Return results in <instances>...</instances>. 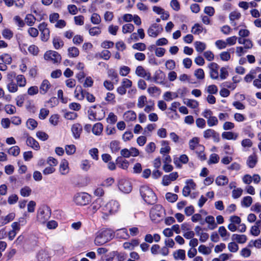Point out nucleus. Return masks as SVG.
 <instances>
[{"instance_id":"14","label":"nucleus","mask_w":261,"mask_h":261,"mask_svg":"<svg viewBox=\"0 0 261 261\" xmlns=\"http://www.w3.org/2000/svg\"><path fill=\"white\" fill-rule=\"evenodd\" d=\"M119 207L118 202L115 200H112L106 205V208L109 211V214H111L116 212Z\"/></svg>"},{"instance_id":"48","label":"nucleus","mask_w":261,"mask_h":261,"mask_svg":"<svg viewBox=\"0 0 261 261\" xmlns=\"http://www.w3.org/2000/svg\"><path fill=\"white\" fill-rule=\"evenodd\" d=\"M7 89L10 92L15 93L18 91V86L13 81H11L8 84Z\"/></svg>"},{"instance_id":"15","label":"nucleus","mask_w":261,"mask_h":261,"mask_svg":"<svg viewBox=\"0 0 261 261\" xmlns=\"http://www.w3.org/2000/svg\"><path fill=\"white\" fill-rule=\"evenodd\" d=\"M51 87L49 82L47 80H44L40 85V93L42 95L45 94L49 91Z\"/></svg>"},{"instance_id":"51","label":"nucleus","mask_w":261,"mask_h":261,"mask_svg":"<svg viewBox=\"0 0 261 261\" xmlns=\"http://www.w3.org/2000/svg\"><path fill=\"white\" fill-rule=\"evenodd\" d=\"M65 150L66 153L68 155H72L74 154L76 150V147L74 145H67L65 147Z\"/></svg>"},{"instance_id":"45","label":"nucleus","mask_w":261,"mask_h":261,"mask_svg":"<svg viewBox=\"0 0 261 261\" xmlns=\"http://www.w3.org/2000/svg\"><path fill=\"white\" fill-rule=\"evenodd\" d=\"M147 102V98L144 95H141L138 97L137 107L141 109L143 108Z\"/></svg>"},{"instance_id":"28","label":"nucleus","mask_w":261,"mask_h":261,"mask_svg":"<svg viewBox=\"0 0 261 261\" xmlns=\"http://www.w3.org/2000/svg\"><path fill=\"white\" fill-rule=\"evenodd\" d=\"M101 199H97L89 206V209L93 214L95 213L101 206Z\"/></svg>"},{"instance_id":"21","label":"nucleus","mask_w":261,"mask_h":261,"mask_svg":"<svg viewBox=\"0 0 261 261\" xmlns=\"http://www.w3.org/2000/svg\"><path fill=\"white\" fill-rule=\"evenodd\" d=\"M85 92L86 91H84L81 86H77L74 90V96L78 100H82L85 97Z\"/></svg>"},{"instance_id":"5","label":"nucleus","mask_w":261,"mask_h":261,"mask_svg":"<svg viewBox=\"0 0 261 261\" xmlns=\"http://www.w3.org/2000/svg\"><path fill=\"white\" fill-rule=\"evenodd\" d=\"M44 58L45 60L50 61L54 64H59L61 61V55L56 51H47L44 55Z\"/></svg>"},{"instance_id":"56","label":"nucleus","mask_w":261,"mask_h":261,"mask_svg":"<svg viewBox=\"0 0 261 261\" xmlns=\"http://www.w3.org/2000/svg\"><path fill=\"white\" fill-rule=\"evenodd\" d=\"M91 21L94 24H98L101 22L100 16L97 13H93L91 17Z\"/></svg>"},{"instance_id":"19","label":"nucleus","mask_w":261,"mask_h":261,"mask_svg":"<svg viewBox=\"0 0 261 261\" xmlns=\"http://www.w3.org/2000/svg\"><path fill=\"white\" fill-rule=\"evenodd\" d=\"M27 145L33 149L38 150L40 149V146L38 142L33 137H28L26 140Z\"/></svg>"},{"instance_id":"38","label":"nucleus","mask_w":261,"mask_h":261,"mask_svg":"<svg viewBox=\"0 0 261 261\" xmlns=\"http://www.w3.org/2000/svg\"><path fill=\"white\" fill-rule=\"evenodd\" d=\"M103 129V125L100 123H97L95 124L92 128V132L96 135H99Z\"/></svg>"},{"instance_id":"54","label":"nucleus","mask_w":261,"mask_h":261,"mask_svg":"<svg viewBox=\"0 0 261 261\" xmlns=\"http://www.w3.org/2000/svg\"><path fill=\"white\" fill-rule=\"evenodd\" d=\"M206 91L210 94H216L218 91L217 87L215 85L208 86L206 88Z\"/></svg>"},{"instance_id":"40","label":"nucleus","mask_w":261,"mask_h":261,"mask_svg":"<svg viewBox=\"0 0 261 261\" xmlns=\"http://www.w3.org/2000/svg\"><path fill=\"white\" fill-rule=\"evenodd\" d=\"M194 46L197 52L202 53L206 48L205 43L201 41H196L194 42Z\"/></svg>"},{"instance_id":"26","label":"nucleus","mask_w":261,"mask_h":261,"mask_svg":"<svg viewBox=\"0 0 261 261\" xmlns=\"http://www.w3.org/2000/svg\"><path fill=\"white\" fill-rule=\"evenodd\" d=\"M171 150L169 142L167 141H162L161 142V148L160 152L161 154H164L168 153Z\"/></svg>"},{"instance_id":"41","label":"nucleus","mask_w":261,"mask_h":261,"mask_svg":"<svg viewBox=\"0 0 261 261\" xmlns=\"http://www.w3.org/2000/svg\"><path fill=\"white\" fill-rule=\"evenodd\" d=\"M184 103L192 109L196 108L199 105L198 102L197 100L190 99H186L184 101Z\"/></svg>"},{"instance_id":"47","label":"nucleus","mask_w":261,"mask_h":261,"mask_svg":"<svg viewBox=\"0 0 261 261\" xmlns=\"http://www.w3.org/2000/svg\"><path fill=\"white\" fill-rule=\"evenodd\" d=\"M198 251L204 255H208L211 253V248L206 247L204 245H201L198 248Z\"/></svg>"},{"instance_id":"13","label":"nucleus","mask_w":261,"mask_h":261,"mask_svg":"<svg viewBox=\"0 0 261 261\" xmlns=\"http://www.w3.org/2000/svg\"><path fill=\"white\" fill-rule=\"evenodd\" d=\"M135 73L138 76L145 78L147 80L151 79L150 73L147 72L142 66H139L136 68Z\"/></svg>"},{"instance_id":"27","label":"nucleus","mask_w":261,"mask_h":261,"mask_svg":"<svg viewBox=\"0 0 261 261\" xmlns=\"http://www.w3.org/2000/svg\"><path fill=\"white\" fill-rule=\"evenodd\" d=\"M15 218L14 213H10L4 217L1 218L0 219V226L4 225L9 222L12 221Z\"/></svg>"},{"instance_id":"33","label":"nucleus","mask_w":261,"mask_h":261,"mask_svg":"<svg viewBox=\"0 0 261 261\" xmlns=\"http://www.w3.org/2000/svg\"><path fill=\"white\" fill-rule=\"evenodd\" d=\"M38 261H49L47 253L43 250H40L37 255Z\"/></svg>"},{"instance_id":"63","label":"nucleus","mask_w":261,"mask_h":261,"mask_svg":"<svg viewBox=\"0 0 261 261\" xmlns=\"http://www.w3.org/2000/svg\"><path fill=\"white\" fill-rule=\"evenodd\" d=\"M50 36V31L49 29H47L45 31H42L41 32V39L42 41L44 42L47 41Z\"/></svg>"},{"instance_id":"23","label":"nucleus","mask_w":261,"mask_h":261,"mask_svg":"<svg viewBox=\"0 0 261 261\" xmlns=\"http://www.w3.org/2000/svg\"><path fill=\"white\" fill-rule=\"evenodd\" d=\"M257 163V156L253 153L249 155L247 160V165L249 168H252L254 167Z\"/></svg>"},{"instance_id":"16","label":"nucleus","mask_w":261,"mask_h":261,"mask_svg":"<svg viewBox=\"0 0 261 261\" xmlns=\"http://www.w3.org/2000/svg\"><path fill=\"white\" fill-rule=\"evenodd\" d=\"M82 130V126L79 123H75L71 127V132L74 138L76 139L80 138Z\"/></svg>"},{"instance_id":"57","label":"nucleus","mask_w":261,"mask_h":261,"mask_svg":"<svg viewBox=\"0 0 261 261\" xmlns=\"http://www.w3.org/2000/svg\"><path fill=\"white\" fill-rule=\"evenodd\" d=\"M117 121V116L112 112L110 113L108 115V118H107V122L110 124H114Z\"/></svg>"},{"instance_id":"34","label":"nucleus","mask_w":261,"mask_h":261,"mask_svg":"<svg viewBox=\"0 0 261 261\" xmlns=\"http://www.w3.org/2000/svg\"><path fill=\"white\" fill-rule=\"evenodd\" d=\"M232 239L236 241L239 243L243 244L246 242L247 237L244 234H233L232 236Z\"/></svg>"},{"instance_id":"53","label":"nucleus","mask_w":261,"mask_h":261,"mask_svg":"<svg viewBox=\"0 0 261 261\" xmlns=\"http://www.w3.org/2000/svg\"><path fill=\"white\" fill-rule=\"evenodd\" d=\"M8 152L12 155L17 156L19 154L20 148L18 146H12L8 150Z\"/></svg>"},{"instance_id":"37","label":"nucleus","mask_w":261,"mask_h":261,"mask_svg":"<svg viewBox=\"0 0 261 261\" xmlns=\"http://www.w3.org/2000/svg\"><path fill=\"white\" fill-rule=\"evenodd\" d=\"M3 37L7 40H10L13 37V32L9 29L5 28L2 32Z\"/></svg>"},{"instance_id":"60","label":"nucleus","mask_w":261,"mask_h":261,"mask_svg":"<svg viewBox=\"0 0 261 261\" xmlns=\"http://www.w3.org/2000/svg\"><path fill=\"white\" fill-rule=\"evenodd\" d=\"M241 16L240 12L234 11L231 12L229 14V18L231 21H234L236 20L239 19Z\"/></svg>"},{"instance_id":"58","label":"nucleus","mask_w":261,"mask_h":261,"mask_svg":"<svg viewBox=\"0 0 261 261\" xmlns=\"http://www.w3.org/2000/svg\"><path fill=\"white\" fill-rule=\"evenodd\" d=\"M166 198L169 202H174L177 200L178 196L175 194L167 193L166 194Z\"/></svg>"},{"instance_id":"50","label":"nucleus","mask_w":261,"mask_h":261,"mask_svg":"<svg viewBox=\"0 0 261 261\" xmlns=\"http://www.w3.org/2000/svg\"><path fill=\"white\" fill-rule=\"evenodd\" d=\"M53 43L56 49H59L64 45V42L59 38H54L53 40Z\"/></svg>"},{"instance_id":"39","label":"nucleus","mask_w":261,"mask_h":261,"mask_svg":"<svg viewBox=\"0 0 261 261\" xmlns=\"http://www.w3.org/2000/svg\"><path fill=\"white\" fill-rule=\"evenodd\" d=\"M135 27L132 23H127L122 26V32L123 34L131 33L134 31Z\"/></svg>"},{"instance_id":"31","label":"nucleus","mask_w":261,"mask_h":261,"mask_svg":"<svg viewBox=\"0 0 261 261\" xmlns=\"http://www.w3.org/2000/svg\"><path fill=\"white\" fill-rule=\"evenodd\" d=\"M67 51L68 56L69 58H76L79 56L80 54L79 49L74 46L69 47Z\"/></svg>"},{"instance_id":"11","label":"nucleus","mask_w":261,"mask_h":261,"mask_svg":"<svg viewBox=\"0 0 261 261\" xmlns=\"http://www.w3.org/2000/svg\"><path fill=\"white\" fill-rule=\"evenodd\" d=\"M199 139L197 137H194L189 141V145L190 149L194 150L197 149V150L202 151L204 149V147L203 145H200Z\"/></svg>"},{"instance_id":"64","label":"nucleus","mask_w":261,"mask_h":261,"mask_svg":"<svg viewBox=\"0 0 261 261\" xmlns=\"http://www.w3.org/2000/svg\"><path fill=\"white\" fill-rule=\"evenodd\" d=\"M156 148L155 144L153 142H150L145 147V151L148 153H151L154 151Z\"/></svg>"},{"instance_id":"24","label":"nucleus","mask_w":261,"mask_h":261,"mask_svg":"<svg viewBox=\"0 0 261 261\" xmlns=\"http://www.w3.org/2000/svg\"><path fill=\"white\" fill-rule=\"evenodd\" d=\"M205 222L208 224V228L210 229L213 230L217 226V224L215 221V218L212 216L206 217Z\"/></svg>"},{"instance_id":"42","label":"nucleus","mask_w":261,"mask_h":261,"mask_svg":"<svg viewBox=\"0 0 261 261\" xmlns=\"http://www.w3.org/2000/svg\"><path fill=\"white\" fill-rule=\"evenodd\" d=\"M194 76L197 80H202L204 79L205 74L203 70L201 68H199L194 71Z\"/></svg>"},{"instance_id":"6","label":"nucleus","mask_w":261,"mask_h":261,"mask_svg":"<svg viewBox=\"0 0 261 261\" xmlns=\"http://www.w3.org/2000/svg\"><path fill=\"white\" fill-rule=\"evenodd\" d=\"M74 201L76 205H85L90 202V195L85 193H78L74 196Z\"/></svg>"},{"instance_id":"52","label":"nucleus","mask_w":261,"mask_h":261,"mask_svg":"<svg viewBox=\"0 0 261 261\" xmlns=\"http://www.w3.org/2000/svg\"><path fill=\"white\" fill-rule=\"evenodd\" d=\"M177 97V94L175 93H173L171 92H166L163 95L164 99L167 101H170Z\"/></svg>"},{"instance_id":"2","label":"nucleus","mask_w":261,"mask_h":261,"mask_svg":"<svg viewBox=\"0 0 261 261\" xmlns=\"http://www.w3.org/2000/svg\"><path fill=\"white\" fill-rule=\"evenodd\" d=\"M140 192L142 197L146 203L152 204L156 202V197L152 190L148 187L146 186L141 187Z\"/></svg>"},{"instance_id":"36","label":"nucleus","mask_w":261,"mask_h":261,"mask_svg":"<svg viewBox=\"0 0 261 261\" xmlns=\"http://www.w3.org/2000/svg\"><path fill=\"white\" fill-rule=\"evenodd\" d=\"M116 162L117 164L119 167L123 169H127L129 165V163L126 160H122L121 158H118Z\"/></svg>"},{"instance_id":"32","label":"nucleus","mask_w":261,"mask_h":261,"mask_svg":"<svg viewBox=\"0 0 261 261\" xmlns=\"http://www.w3.org/2000/svg\"><path fill=\"white\" fill-rule=\"evenodd\" d=\"M147 34L149 36L155 38L160 34V31L158 29L156 25H153L148 29Z\"/></svg>"},{"instance_id":"55","label":"nucleus","mask_w":261,"mask_h":261,"mask_svg":"<svg viewBox=\"0 0 261 261\" xmlns=\"http://www.w3.org/2000/svg\"><path fill=\"white\" fill-rule=\"evenodd\" d=\"M105 100L109 103H115L116 102L115 94L110 92L107 93Z\"/></svg>"},{"instance_id":"29","label":"nucleus","mask_w":261,"mask_h":261,"mask_svg":"<svg viewBox=\"0 0 261 261\" xmlns=\"http://www.w3.org/2000/svg\"><path fill=\"white\" fill-rule=\"evenodd\" d=\"M88 30L89 34L91 36H98L101 33V28L100 27H94L89 28L86 27Z\"/></svg>"},{"instance_id":"30","label":"nucleus","mask_w":261,"mask_h":261,"mask_svg":"<svg viewBox=\"0 0 261 261\" xmlns=\"http://www.w3.org/2000/svg\"><path fill=\"white\" fill-rule=\"evenodd\" d=\"M215 182L218 186H223L228 184V179L226 176L219 175L216 178Z\"/></svg>"},{"instance_id":"7","label":"nucleus","mask_w":261,"mask_h":261,"mask_svg":"<svg viewBox=\"0 0 261 261\" xmlns=\"http://www.w3.org/2000/svg\"><path fill=\"white\" fill-rule=\"evenodd\" d=\"M186 185L182 189V194L184 196L187 197L190 195L192 190L196 189V185L193 179H188L186 181Z\"/></svg>"},{"instance_id":"44","label":"nucleus","mask_w":261,"mask_h":261,"mask_svg":"<svg viewBox=\"0 0 261 261\" xmlns=\"http://www.w3.org/2000/svg\"><path fill=\"white\" fill-rule=\"evenodd\" d=\"M37 125V122L34 119L30 118L27 121V127L31 130H33L36 128Z\"/></svg>"},{"instance_id":"10","label":"nucleus","mask_w":261,"mask_h":261,"mask_svg":"<svg viewBox=\"0 0 261 261\" xmlns=\"http://www.w3.org/2000/svg\"><path fill=\"white\" fill-rule=\"evenodd\" d=\"M203 137L205 139L212 138L213 140L216 142H218L220 140L219 134L212 129H207L204 131Z\"/></svg>"},{"instance_id":"59","label":"nucleus","mask_w":261,"mask_h":261,"mask_svg":"<svg viewBox=\"0 0 261 261\" xmlns=\"http://www.w3.org/2000/svg\"><path fill=\"white\" fill-rule=\"evenodd\" d=\"M260 233L258 225L256 224L252 226L250 229V233L254 236H258Z\"/></svg>"},{"instance_id":"43","label":"nucleus","mask_w":261,"mask_h":261,"mask_svg":"<svg viewBox=\"0 0 261 261\" xmlns=\"http://www.w3.org/2000/svg\"><path fill=\"white\" fill-rule=\"evenodd\" d=\"M36 18L32 14H27L25 18V21L29 26H32L35 23Z\"/></svg>"},{"instance_id":"35","label":"nucleus","mask_w":261,"mask_h":261,"mask_svg":"<svg viewBox=\"0 0 261 261\" xmlns=\"http://www.w3.org/2000/svg\"><path fill=\"white\" fill-rule=\"evenodd\" d=\"M17 85L20 87H23L26 85L27 81L23 75H18L16 76Z\"/></svg>"},{"instance_id":"61","label":"nucleus","mask_w":261,"mask_h":261,"mask_svg":"<svg viewBox=\"0 0 261 261\" xmlns=\"http://www.w3.org/2000/svg\"><path fill=\"white\" fill-rule=\"evenodd\" d=\"M119 142L117 141H113L110 144V147L113 152H116L120 149Z\"/></svg>"},{"instance_id":"46","label":"nucleus","mask_w":261,"mask_h":261,"mask_svg":"<svg viewBox=\"0 0 261 261\" xmlns=\"http://www.w3.org/2000/svg\"><path fill=\"white\" fill-rule=\"evenodd\" d=\"M252 203V198L251 196H247L244 197L241 202L242 205L248 207H249Z\"/></svg>"},{"instance_id":"62","label":"nucleus","mask_w":261,"mask_h":261,"mask_svg":"<svg viewBox=\"0 0 261 261\" xmlns=\"http://www.w3.org/2000/svg\"><path fill=\"white\" fill-rule=\"evenodd\" d=\"M203 28L198 23H196L192 27V32L194 34H199L202 33Z\"/></svg>"},{"instance_id":"25","label":"nucleus","mask_w":261,"mask_h":261,"mask_svg":"<svg viewBox=\"0 0 261 261\" xmlns=\"http://www.w3.org/2000/svg\"><path fill=\"white\" fill-rule=\"evenodd\" d=\"M173 257L175 260H184L186 258V252L183 249H178L173 253Z\"/></svg>"},{"instance_id":"22","label":"nucleus","mask_w":261,"mask_h":261,"mask_svg":"<svg viewBox=\"0 0 261 261\" xmlns=\"http://www.w3.org/2000/svg\"><path fill=\"white\" fill-rule=\"evenodd\" d=\"M239 137L238 133L232 132H224L222 134L223 139L227 140H236Z\"/></svg>"},{"instance_id":"3","label":"nucleus","mask_w":261,"mask_h":261,"mask_svg":"<svg viewBox=\"0 0 261 261\" xmlns=\"http://www.w3.org/2000/svg\"><path fill=\"white\" fill-rule=\"evenodd\" d=\"M51 215V210L46 205H42L37 211V220L42 224L46 223Z\"/></svg>"},{"instance_id":"49","label":"nucleus","mask_w":261,"mask_h":261,"mask_svg":"<svg viewBox=\"0 0 261 261\" xmlns=\"http://www.w3.org/2000/svg\"><path fill=\"white\" fill-rule=\"evenodd\" d=\"M32 192L31 189L28 186H25L20 190V194L23 197L29 196Z\"/></svg>"},{"instance_id":"20","label":"nucleus","mask_w":261,"mask_h":261,"mask_svg":"<svg viewBox=\"0 0 261 261\" xmlns=\"http://www.w3.org/2000/svg\"><path fill=\"white\" fill-rule=\"evenodd\" d=\"M136 113L132 110L125 112L123 114V119L126 121H133L136 119Z\"/></svg>"},{"instance_id":"12","label":"nucleus","mask_w":261,"mask_h":261,"mask_svg":"<svg viewBox=\"0 0 261 261\" xmlns=\"http://www.w3.org/2000/svg\"><path fill=\"white\" fill-rule=\"evenodd\" d=\"M119 188L122 192L125 193H129L132 189L130 182L125 179H121L119 181Z\"/></svg>"},{"instance_id":"18","label":"nucleus","mask_w":261,"mask_h":261,"mask_svg":"<svg viewBox=\"0 0 261 261\" xmlns=\"http://www.w3.org/2000/svg\"><path fill=\"white\" fill-rule=\"evenodd\" d=\"M69 171V164L67 160H62L59 168V171L62 175L67 174Z\"/></svg>"},{"instance_id":"1","label":"nucleus","mask_w":261,"mask_h":261,"mask_svg":"<svg viewBox=\"0 0 261 261\" xmlns=\"http://www.w3.org/2000/svg\"><path fill=\"white\" fill-rule=\"evenodd\" d=\"M114 236L113 230L110 229L102 230L99 232L95 239L94 242L96 245L100 246L111 240Z\"/></svg>"},{"instance_id":"8","label":"nucleus","mask_w":261,"mask_h":261,"mask_svg":"<svg viewBox=\"0 0 261 261\" xmlns=\"http://www.w3.org/2000/svg\"><path fill=\"white\" fill-rule=\"evenodd\" d=\"M178 177L177 172H173L169 174L165 175L162 177V184L165 186L169 185L172 181L175 180Z\"/></svg>"},{"instance_id":"4","label":"nucleus","mask_w":261,"mask_h":261,"mask_svg":"<svg viewBox=\"0 0 261 261\" xmlns=\"http://www.w3.org/2000/svg\"><path fill=\"white\" fill-rule=\"evenodd\" d=\"M164 211L162 205L157 204L154 205L150 210V217L151 220L157 223L160 222L164 217Z\"/></svg>"},{"instance_id":"17","label":"nucleus","mask_w":261,"mask_h":261,"mask_svg":"<svg viewBox=\"0 0 261 261\" xmlns=\"http://www.w3.org/2000/svg\"><path fill=\"white\" fill-rule=\"evenodd\" d=\"M165 73L161 70L156 71L153 76V81L156 84H163L165 80Z\"/></svg>"},{"instance_id":"9","label":"nucleus","mask_w":261,"mask_h":261,"mask_svg":"<svg viewBox=\"0 0 261 261\" xmlns=\"http://www.w3.org/2000/svg\"><path fill=\"white\" fill-rule=\"evenodd\" d=\"M208 67L210 69V74L211 79L217 80L219 78V65L214 62L209 64Z\"/></svg>"}]
</instances>
